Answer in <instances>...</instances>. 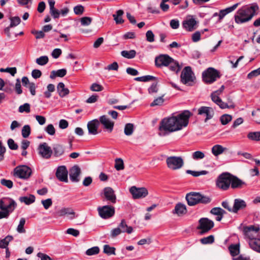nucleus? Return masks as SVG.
I'll return each mask as SVG.
<instances>
[{
    "label": "nucleus",
    "mask_w": 260,
    "mask_h": 260,
    "mask_svg": "<svg viewBox=\"0 0 260 260\" xmlns=\"http://www.w3.org/2000/svg\"><path fill=\"white\" fill-rule=\"evenodd\" d=\"M173 61V58L168 54H160L155 58V65L157 68L168 67Z\"/></svg>",
    "instance_id": "13"
},
{
    "label": "nucleus",
    "mask_w": 260,
    "mask_h": 260,
    "mask_svg": "<svg viewBox=\"0 0 260 260\" xmlns=\"http://www.w3.org/2000/svg\"><path fill=\"white\" fill-rule=\"evenodd\" d=\"M67 74V70L64 69H59L57 71H52L51 72L50 78L54 79L56 77H63Z\"/></svg>",
    "instance_id": "34"
},
{
    "label": "nucleus",
    "mask_w": 260,
    "mask_h": 260,
    "mask_svg": "<svg viewBox=\"0 0 260 260\" xmlns=\"http://www.w3.org/2000/svg\"><path fill=\"white\" fill-rule=\"evenodd\" d=\"M225 150L226 148L223 147L221 145H215L212 148V153L215 156H218L223 153Z\"/></svg>",
    "instance_id": "39"
},
{
    "label": "nucleus",
    "mask_w": 260,
    "mask_h": 260,
    "mask_svg": "<svg viewBox=\"0 0 260 260\" xmlns=\"http://www.w3.org/2000/svg\"><path fill=\"white\" fill-rule=\"evenodd\" d=\"M57 217H61L65 215L69 216V219L72 220L77 217L73 209L71 208H63L55 213Z\"/></svg>",
    "instance_id": "23"
},
{
    "label": "nucleus",
    "mask_w": 260,
    "mask_h": 260,
    "mask_svg": "<svg viewBox=\"0 0 260 260\" xmlns=\"http://www.w3.org/2000/svg\"><path fill=\"white\" fill-rule=\"evenodd\" d=\"M22 136L24 138L28 137L30 134V127L29 125H25L22 128Z\"/></svg>",
    "instance_id": "50"
},
{
    "label": "nucleus",
    "mask_w": 260,
    "mask_h": 260,
    "mask_svg": "<svg viewBox=\"0 0 260 260\" xmlns=\"http://www.w3.org/2000/svg\"><path fill=\"white\" fill-rule=\"evenodd\" d=\"M104 253L110 255L111 254L115 255V248L113 247H110L109 245L104 246Z\"/></svg>",
    "instance_id": "48"
},
{
    "label": "nucleus",
    "mask_w": 260,
    "mask_h": 260,
    "mask_svg": "<svg viewBox=\"0 0 260 260\" xmlns=\"http://www.w3.org/2000/svg\"><path fill=\"white\" fill-rule=\"evenodd\" d=\"M230 186L234 189H242L247 187V184L236 176L229 173V187Z\"/></svg>",
    "instance_id": "9"
},
{
    "label": "nucleus",
    "mask_w": 260,
    "mask_h": 260,
    "mask_svg": "<svg viewBox=\"0 0 260 260\" xmlns=\"http://www.w3.org/2000/svg\"><path fill=\"white\" fill-rule=\"evenodd\" d=\"M124 14V12L122 10H119L116 11V14L113 15L114 20L117 24H122L124 22V20L122 18V16Z\"/></svg>",
    "instance_id": "35"
},
{
    "label": "nucleus",
    "mask_w": 260,
    "mask_h": 260,
    "mask_svg": "<svg viewBox=\"0 0 260 260\" xmlns=\"http://www.w3.org/2000/svg\"><path fill=\"white\" fill-rule=\"evenodd\" d=\"M146 40L149 42L154 41V35L151 30H148L146 33Z\"/></svg>",
    "instance_id": "62"
},
{
    "label": "nucleus",
    "mask_w": 260,
    "mask_h": 260,
    "mask_svg": "<svg viewBox=\"0 0 260 260\" xmlns=\"http://www.w3.org/2000/svg\"><path fill=\"white\" fill-rule=\"evenodd\" d=\"M18 111L20 113H29L30 111V104L28 103H25L23 105H20L18 108Z\"/></svg>",
    "instance_id": "49"
},
{
    "label": "nucleus",
    "mask_w": 260,
    "mask_h": 260,
    "mask_svg": "<svg viewBox=\"0 0 260 260\" xmlns=\"http://www.w3.org/2000/svg\"><path fill=\"white\" fill-rule=\"evenodd\" d=\"M84 11V7L81 5H78L74 8V12L76 15H81Z\"/></svg>",
    "instance_id": "56"
},
{
    "label": "nucleus",
    "mask_w": 260,
    "mask_h": 260,
    "mask_svg": "<svg viewBox=\"0 0 260 260\" xmlns=\"http://www.w3.org/2000/svg\"><path fill=\"white\" fill-rule=\"evenodd\" d=\"M134 131V125L133 124L128 123L125 125L124 133L126 136H131L133 134Z\"/></svg>",
    "instance_id": "43"
},
{
    "label": "nucleus",
    "mask_w": 260,
    "mask_h": 260,
    "mask_svg": "<svg viewBox=\"0 0 260 260\" xmlns=\"http://www.w3.org/2000/svg\"><path fill=\"white\" fill-rule=\"evenodd\" d=\"M169 69L171 71L178 73L180 70L181 67L179 65V62L173 59V61L169 64Z\"/></svg>",
    "instance_id": "41"
},
{
    "label": "nucleus",
    "mask_w": 260,
    "mask_h": 260,
    "mask_svg": "<svg viewBox=\"0 0 260 260\" xmlns=\"http://www.w3.org/2000/svg\"><path fill=\"white\" fill-rule=\"evenodd\" d=\"M258 9V6L255 3L242 7L235 15V22L241 24L250 21L254 16L257 14Z\"/></svg>",
    "instance_id": "2"
},
{
    "label": "nucleus",
    "mask_w": 260,
    "mask_h": 260,
    "mask_svg": "<svg viewBox=\"0 0 260 260\" xmlns=\"http://www.w3.org/2000/svg\"><path fill=\"white\" fill-rule=\"evenodd\" d=\"M134 80L136 81L146 82L152 80H156L157 78L151 75H146L135 78Z\"/></svg>",
    "instance_id": "38"
},
{
    "label": "nucleus",
    "mask_w": 260,
    "mask_h": 260,
    "mask_svg": "<svg viewBox=\"0 0 260 260\" xmlns=\"http://www.w3.org/2000/svg\"><path fill=\"white\" fill-rule=\"evenodd\" d=\"M186 173L188 174H190L193 177H198L200 175H205L208 173V172L206 170H203L201 171H192L190 170H187L186 171Z\"/></svg>",
    "instance_id": "45"
},
{
    "label": "nucleus",
    "mask_w": 260,
    "mask_h": 260,
    "mask_svg": "<svg viewBox=\"0 0 260 260\" xmlns=\"http://www.w3.org/2000/svg\"><path fill=\"white\" fill-rule=\"evenodd\" d=\"M164 102V99L162 97L160 96L155 99L153 102L150 104V106L153 107L155 106L161 105Z\"/></svg>",
    "instance_id": "60"
},
{
    "label": "nucleus",
    "mask_w": 260,
    "mask_h": 260,
    "mask_svg": "<svg viewBox=\"0 0 260 260\" xmlns=\"http://www.w3.org/2000/svg\"><path fill=\"white\" fill-rule=\"evenodd\" d=\"M247 137L249 139L252 141H260V132H250L248 135Z\"/></svg>",
    "instance_id": "46"
},
{
    "label": "nucleus",
    "mask_w": 260,
    "mask_h": 260,
    "mask_svg": "<svg viewBox=\"0 0 260 260\" xmlns=\"http://www.w3.org/2000/svg\"><path fill=\"white\" fill-rule=\"evenodd\" d=\"M220 93L221 90H216L212 92L211 94L212 101L217 105H218L220 108H228V104L223 102L221 99L219 97V95Z\"/></svg>",
    "instance_id": "24"
},
{
    "label": "nucleus",
    "mask_w": 260,
    "mask_h": 260,
    "mask_svg": "<svg viewBox=\"0 0 260 260\" xmlns=\"http://www.w3.org/2000/svg\"><path fill=\"white\" fill-rule=\"evenodd\" d=\"M14 172V176L23 179H28L32 173L31 169L25 165L16 167Z\"/></svg>",
    "instance_id": "10"
},
{
    "label": "nucleus",
    "mask_w": 260,
    "mask_h": 260,
    "mask_svg": "<svg viewBox=\"0 0 260 260\" xmlns=\"http://www.w3.org/2000/svg\"><path fill=\"white\" fill-rule=\"evenodd\" d=\"M185 199L188 205L191 206L200 203L207 204L211 201L210 197L203 195L200 192L193 191L187 193Z\"/></svg>",
    "instance_id": "3"
},
{
    "label": "nucleus",
    "mask_w": 260,
    "mask_h": 260,
    "mask_svg": "<svg viewBox=\"0 0 260 260\" xmlns=\"http://www.w3.org/2000/svg\"><path fill=\"white\" fill-rule=\"evenodd\" d=\"M97 210L100 216L103 219L110 218L115 214V208L110 205L99 207Z\"/></svg>",
    "instance_id": "12"
},
{
    "label": "nucleus",
    "mask_w": 260,
    "mask_h": 260,
    "mask_svg": "<svg viewBox=\"0 0 260 260\" xmlns=\"http://www.w3.org/2000/svg\"><path fill=\"white\" fill-rule=\"evenodd\" d=\"M246 206V203L244 200L240 199H236L234 201V204L233 208L232 209L229 208V211H231L236 213L239 210L245 209Z\"/></svg>",
    "instance_id": "25"
},
{
    "label": "nucleus",
    "mask_w": 260,
    "mask_h": 260,
    "mask_svg": "<svg viewBox=\"0 0 260 260\" xmlns=\"http://www.w3.org/2000/svg\"><path fill=\"white\" fill-rule=\"evenodd\" d=\"M217 187L222 189H228V172H223L217 177L216 181Z\"/></svg>",
    "instance_id": "18"
},
{
    "label": "nucleus",
    "mask_w": 260,
    "mask_h": 260,
    "mask_svg": "<svg viewBox=\"0 0 260 260\" xmlns=\"http://www.w3.org/2000/svg\"><path fill=\"white\" fill-rule=\"evenodd\" d=\"M229 250L230 254L233 257V260L234 258H237L240 253V244H231L229 246Z\"/></svg>",
    "instance_id": "29"
},
{
    "label": "nucleus",
    "mask_w": 260,
    "mask_h": 260,
    "mask_svg": "<svg viewBox=\"0 0 260 260\" xmlns=\"http://www.w3.org/2000/svg\"><path fill=\"white\" fill-rule=\"evenodd\" d=\"M16 203L12 199L6 198L0 201V209L8 213L9 216L16 208Z\"/></svg>",
    "instance_id": "7"
},
{
    "label": "nucleus",
    "mask_w": 260,
    "mask_h": 260,
    "mask_svg": "<svg viewBox=\"0 0 260 260\" xmlns=\"http://www.w3.org/2000/svg\"><path fill=\"white\" fill-rule=\"evenodd\" d=\"M99 121L100 123H101L103 125L104 128L106 129L108 132L111 133L112 132L114 122L111 121L107 116L102 115L100 116Z\"/></svg>",
    "instance_id": "20"
},
{
    "label": "nucleus",
    "mask_w": 260,
    "mask_h": 260,
    "mask_svg": "<svg viewBox=\"0 0 260 260\" xmlns=\"http://www.w3.org/2000/svg\"><path fill=\"white\" fill-rule=\"evenodd\" d=\"M200 242L204 245L211 244L214 242L215 238L213 235H210L209 236L201 238Z\"/></svg>",
    "instance_id": "42"
},
{
    "label": "nucleus",
    "mask_w": 260,
    "mask_h": 260,
    "mask_svg": "<svg viewBox=\"0 0 260 260\" xmlns=\"http://www.w3.org/2000/svg\"><path fill=\"white\" fill-rule=\"evenodd\" d=\"M210 213L213 215H217L216 219L217 221H219L222 219L223 215L226 213V212L220 207H214L210 210Z\"/></svg>",
    "instance_id": "27"
},
{
    "label": "nucleus",
    "mask_w": 260,
    "mask_h": 260,
    "mask_svg": "<svg viewBox=\"0 0 260 260\" xmlns=\"http://www.w3.org/2000/svg\"><path fill=\"white\" fill-rule=\"evenodd\" d=\"M35 196L32 194H29V196H24L19 198V201L21 202L24 203L26 205H30L35 201Z\"/></svg>",
    "instance_id": "36"
},
{
    "label": "nucleus",
    "mask_w": 260,
    "mask_h": 260,
    "mask_svg": "<svg viewBox=\"0 0 260 260\" xmlns=\"http://www.w3.org/2000/svg\"><path fill=\"white\" fill-rule=\"evenodd\" d=\"M259 231V226L258 225L244 226L242 230L245 238L248 239L249 241L256 238L258 236Z\"/></svg>",
    "instance_id": "8"
},
{
    "label": "nucleus",
    "mask_w": 260,
    "mask_h": 260,
    "mask_svg": "<svg viewBox=\"0 0 260 260\" xmlns=\"http://www.w3.org/2000/svg\"><path fill=\"white\" fill-rule=\"evenodd\" d=\"M48 57L47 56H42L36 59V63L40 66H44L48 63Z\"/></svg>",
    "instance_id": "52"
},
{
    "label": "nucleus",
    "mask_w": 260,
    "mask_h": 260,
    "mask_svg": "<svg viewBox=\"0 0 260 260\" xmlns=\"http://www.w3.org/2000/svg\"><path fill=\"white\" fill-rule=\"evenodd\" d=\"M38 151L39 154L43 158L49 159L51 157L53 151L51 147L48 146L47 143H43L39 145L38 147Z\"/></svg>",
    "instance_id": "14"
},
{
    "label": "nucleus",
    "mask_w": 260,
    "mask_h": 260,
    "mask_svg": "<svg viewBox=\"0 0 260 260\" xmlns=\"http://www.w3.org/2000/svg\"><path fill=\"white\" fill-rule=\"evenodd\" d=\"M181 81L184 84L191 86L196 78L193 76V73L191 67H185L182 70L181 76Z\"/></svg>",
    "instance_id": "6"
},
{
    "label": "nucleus",
    "mask_w": 260,
    "mask_h": 260,
    "mask_svg": "<svg viewBox=\"0 0 260 260\" xmlns=\"http://www.w3.org/2000/svg\"><path fill=\"white\" fill-rule=\"evenodd\" d=\"M25 223V219L24 218H21L19 221V224L17 228V231L19 233H25L26 232L24 228V224Z\"/></svg>",
    "instance_id": "47"
},
{
    "label": "nucleus",
    "mask_w": 260,
    "mask_h": 260,
    "mask_svg": "<svg viewBox=\"0 0 260 260\" xmlns=\"http://www.w3.org/2000/svg\"><path fill=\"white\" fill-rule=\"evenodd\" d=\"M214 226V222L208 218H201L199 220L197 229L200 235H204L210 231Z\"/></svg>",
    "instance_id": "5"
},
{
    "label": "nucleus",
    "mask_w": 260,
    "mask_h": 260,
    "mask_svg": "<svg viewBox=\"0 0 260 260\" xmlns=\"http://www.w3.org/2000/svg\"><path fill=\"white\" fill-rule=\"evenodd\" d=\"M121 54L125 58L132 59L136 56V52L134 50H131L129 51L123 50L121 52Z\"/></svg>",
    "instance_id": "40"
},
{
    "label": "nucleus",
    "mask_w": 260,
    "mask_h": 260,
    "mask_svg": "<svg viewBox=\"0 0 260 260\" xmlns=\"http://www.w3.org/2000/svg\"><path fill=\"white\" fill-rule=\"evenodd\" d=\"M228 14V8L221 10L219 11V13H215L213 17L218 16V20L220 21L225 15Z\"/></svg>",
    "instance_id": "53"
},
{
    "label": "nucleus",
    "mask_w": 260,
    "mask_h": 260,
    "mask_svg": "<svg viewBox=\"0 0 260 260\" xmlns=\"http://www.w3.org/2000/svg\"><path fill=\"white\" fill-rule=\"evenodd\" d=\"M117 227L119 228L121 233H126L129 234H131L133 231V227L128 226L125 219H122Z\"/></svg>",
    "instance_id": "28"
},
{
    "label": "nucleus",
    "mask_w": 260,
    "mask_h": 260,
    "mask_svg": "<svg viewBox=\"0 0 260 260\" xmlns=\"http://www.w3.org/2000/svg\"><path fill=\"white\" fill-rule=\"evenodd\" d=\"M169 168L175 170L181 168L183 165V160L180 156H170L166 159Z\"/></svg>",
    "instance_id": "11"
},
{
    "label": "nucleus",
    "mask_w": 260,
    "mask_h": 260,
    "mask_svg": "<svg viewBox=\"0 0 260 260\" xmlns=\"http://www.w3.org/2000/svg\"><path fill=\"white\" fill-rule=\"evenodd\" d=\"M187 210L185 205L181 203H179L176 205L173 212V213L177 214L178 216L185 214Z\"/></svg>",
    "instance_id": "31"
},
{
    "label": "nucleus",
    "mask_w": 260,
    "mask_h": 260,
    "mask_svg": "<svg viewBox=\"0 0 260 260\" xmlns=\"http://www.w3.org/2000/svg\"><path fill=\"white\" fill-rule=\"evenodd\" d=\"M198 114L205 116V121L206 122L213 117L214 111L211 107L202 106L198 109Z\"/></svg>",
    "instance_id": "17"
},
{
    "label": "nucleus",
    "mask_w": 260,
    "mask_h": 260,
    "mask_svg": "<svg viewBox=\"0 0 260 260\" xmlns=\"http://www.w3.org/2000/svg\"><path fill=\"white\" fill-rule=\"evenodd\" d=\"M249 245L251 249L260 252V239L255 238L249 240Z\"/></svg>",
    "instance_id": "32"
},
{
    "label": "nucleus",
    "mask_w": 260,
    "mask_h": 260,
    "mask_svg": "<svg viewBox=\"0 0 260 260\" xmlns=\"http://www.w3.org/2000/svg\"><path fill=\"white\" fill-rule=\"evenodd\" d=\"M13 239L12 236L8 235L5 238L0 240V248H7L10 241Z\"/></svg>",
    "instance_id": "37"
},
{
    "label": "nucleus",
    "mask_w": 260,
    "mask_h": 260,
    "mask_svg": "<svg viewBox=\"0 0 260 260\" xmlns=\"http://www.w3.org/2000/svg\"><path fill=\"white\" fill-rule=\"evenodd\" d=\"M1 72H7L9 73L11 75L14 76L16 73L17 70L16 68H7L6 69L1 68L0 69Z\"/></svg>",
    "instance_id": "59"
},
{
    "label": "nucleus",
    "mask_w": 260,
    "mask_h": 260,
    "mask_svg": "<svg viewBox=\"0 0 260 260\" xmlns=\"http://www.w3.org/2000/svg\"><path fill=\"white\" fill-rule=\"evenodd\" d=\"M197 21L192 16H188L182 22L183 27L188 31L196 29Z\"/></svg>",
    "instance_id": "15"
},
{
    "label": "nucleus",
    "mask_w": 260,
    "mask_h": 260,
    "mask_svg": "<svg viewBox=\"0 0 260 260\" xmlns=\"http://www.w3.org/2000/svg\"><path fill=\"white\" fill-rule=\"evenodd\" d=\"M103 193L105 199L113 204L116 202V196L114 190L110 187H105L103 190Z\"/></svg>",
    "instance_id": "22"
},
{
    "label": "nucleus",
    "mask_w": 260,
    "mask_h": 260,
    "mask_svg": "<svg viewBox=\"0 0 260 260\" xmlns=\"http://www.w3.org/2000/svg\"><path fill=\"white\" fill-rule=\"evenodd\" d=\"M81 169L77 165H75L71 168L69 172L70 180L73 182H78L80 181L79 176L81 174Z\"/></svg>",
    "instance_id": "21"
},
{
    "label": "nucleus",
    "mask_w": 260,
    "mask_h": 260,
    "mask_svg": "<svg viewBox=\"0 0 260 260\" xmlns=\"http://www.w3.org/2000/svg\"><path fill=\"white\" fill-rule=\"evenodd\" d=\"M129 191L135 199L144 198L148 193V190L146 188H137L136 186H132L130 188Z\"/></svg>",
    "instance_id": "16"
},
{
    "label": "nucleus",
    "mask_w": 260,
    "mask_h": 260,
    "mask_svg": "<svg viewBox=\"0 0 260 260\" xmlns=\"http://www.w3.org/2000/svg\"><path fill=\"white\" fill-rule=\"evenodd\" d=\"M57 92L61 98L66 96L70 92L69 89L65 87V85L63 82H59L57 84Z\"/></svg>",
    "instance_id": "30"
},
{
    "label": "nucleus",
    "mask_w": 260,
    "mask_h": 260,
    "mask_svg": "<svg viewBox=\"0 0 260 260\" xmlns=\"http://www.w3.org/2000/svg\"><path fill=\"white\" fill-rule=\"evenodd\" d=\"M114 167L117 171L122 170L124 169V162L123 160L120 158H117L115 160Z\"/></svg>",
    "instance_id": "44"
},
{
    "label": "nucleus",
    "mask_w": 260,
    "mask_h": 260,
    "mask_svg": "<svg viewBox=\"0 0 260 260\" xmlns=\"http://www.w3.org/2000/svg\"><path fill=\"white\" fill-rule=\"evenodd\" d=\"M220 77L219 72L215 69L210 67L202 73L203 81L207 84H211Z\"/></svg>",
    "instance_id": "4"
},
{
    "label": "nucleus",
    "mask_w": 260,
    "mask_h": 260,
    "mask_svg": "<svg viewBox=\"0 0 260 260\" xmlns=\"http://www.w3.org/2000/svg\"><path fill=\"white\" fill-rule=\"evenodd\" d=\"M1 183L2 185L5 186L8 188H12L13 186V183L11 180H7L6 179H2L1 180Z\"/></svg>",
    "instance_id": "58"
},
{
    "label": "nucleus",
    "mask_w": 260,
    "mask_h": 260,
    "mask_svg": "<svg viewBox=\"0 0 260 260\" xmlns=\"http://www.w3.org/2000/svg\"><path fill=\"white\" fill-rule=\"evenodd\" d=\"M11 23L10 27H13L18 25L21 21L20 18L18 16L12 17L10 18Z\"/></svg>",
    "instance_id": "54"
},
{
    "label": "nucleus",
    "mask_w": 260,
    "mask_h": 260,
    "mask_svg": "<svg viewBox=\"0 0 260 260\" xmlns=\"http://www.w3.org/2000/svg\"><path fill=\"white\" fill-rule=\"evenodd\" d=\"M52 151H53L55 156L59 157L63 154L64 148L63 146L60 144H55L53 147Z\"/></svg>",
    "instance_id": "33"
},
{
    "label": "nucleus",
    "mask_w": 260,
    "mask_h": 260,
    "mask_svg": "<svg viewBox=\"0 0 260 260\" xmlns=\"http://www.w3.org/2000/svg\"><path fill=\"white\" fill-rule=\"evenodd\" d=\"M252 116L254 117V121L257 123H260V109H257L255 111L252 112Z\"/></svg>",
    "instance_id": "57"
},
{
    "label": "nucleus",
    "mask_w": 260,
    "mask_h": 260,
    "mask_svg": "<svg viewBox=\"0 0 260 260\" xmlns=\"http://www.w3.org/2000/svg\"><path fill=\"white\" fill-rule=\"evenodd\" d=\"M68 170L64 166H61L57 168L56 172V176L60 181L68 182Z\"/></svg>",
    "instance_id": "19"
},
{
    "label": "nucleus",
    "mask_w": 260,
    "mask_h": 260,
    "mask_svg": "<svg viewBox=\"0 0 260 260\" xmlns=\"http://www.w3.org/2000/svg\"><path fill=\"white\" fill-rule=\"evenodd\" d=\"M45 131L50 135H54L55 133V129L52 124H48L45 128Z\"/></svg>",
    "instance_id": "64"
},
{
    "label": "nucleus",
    "mask_w": 260,
    "mask_h": 260,
    "mask_svg": "<svg viewBox=\"0 0 260 260\" xmlns=\"http://www.w3.org/2000/svg\"><path fill=\"white\" fill-rule=\"evenodd\" d=\"M192 157L194 160L201 159L204 158L205 154L202 151H197L192 153Z\"/></svg>",
    "instance_id": "55"
},
{
    "label": "nucleus",
    "mask_w": 260,
    "mask_h": 260,
    "mask_svg": "<svg viewBox=\"0 0 260 260\" xmlns=\"http://www.w3.org/2000/svg\"><path fill=\"white\" fill-rule=\"evenodd\" d=\"M8 145L11 150H17L18 148V145L14 142L12 139H9L8 140Z\"/></svg>",
    "instance_id": "63"
},
{
    "label": "nucleus",
    "mask_w": 260,
    "mask_h": 260,
    "mask_svg": "<svg viewBox=\"0 0 260 260\" xmlns=\"http://www.w3.org/2000/svg\"><path fill=\"white\" fill-rule=\"evenodd\" d=\"M41 203L42 204L44 208L47 210L52 206V201L51 199L49 198L46 200H42Z\"/></svg>",
    "instance_id": "61"
},
{
    "label": "nucleus",
    "mask_w": 260,
    "mask_h": 260,
    "mask_svg": "<svg viewBox=\"0 0 260 260\" xmlns=\"http://www.w3.org/2000/svg\"><path fill=\"white\" fill-rule=\"evenodd\" d=\"M191 115L189 111L185 110L176 116L165 118L161 121L159 129L169 133L180 130L188 125Z\"/></svg>",
    "instance_id": "1"
},
{
    "label": "nucleus",
    "mask_w": 260,
    "mask_h": 260,
    "mask_svg": "<svg viewBox=\"0 0 260 260\" xmlns=\"http://www.w3.org/2000/svg\"><path fill=\"white\" fill-rule=\"evenodd\" d=\"M100 252V248L98 246L91 247L86 251V254L87 255H93L97 254Z\"/></svg>",
    "instance_id": "51"
},
{
    "label": "nucleus",
    "mask_w": 260,
    "mask_h": 260,
    "mask_svg": "<svg viewBox=\"0 0 260 260\" xmlns=\"http://www.w3.org/2000/svg\"><path fill=\"white\" fill-rule=\"evenodd\" d=\"M99 125L100 122L96 119L89 121L87 125L89 134L93 135L98 134Z\"/></svg>",
    "instance_id": "26"
}]
</instances>
